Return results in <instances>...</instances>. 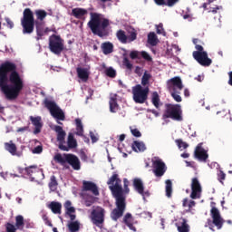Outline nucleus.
<instances>
[{
  "label": "nucleus",
  "mask_w": 232,
  "mask_h": 232,
  "mask_svg": "<svg viewBox=\"0 0 232 232\" xmlns=\"http://www.w3.org/2000/svg\"><path fill=\"white\" fill-rule=\"evenodd\" d=\"M49 49L54 55H61L64 52V40L61 35L52 34L49 37Z\"/></svg>",
  "instance_id": "10"
},
{
  "label": "nucleus",
  "mask_w": 232,
  "mask_h": 232,
  "mask_svg": "<svg viewBox=\"0 0 232 232\" xmlns=\"http://www.w3.org/2000/svg\"><path fill=\"white\" fill-rule=\"evenodd\" d=\"M53 160L61 166H66V164H69V166H71L75 171H79V169H81V160H79V157L74 154L56 153L53 157Z\"/></svg>",
  "instance_id": "6"
},
{
  "label": "nucleus",
  "mask_w": 232,
  "mask_h": 232,
  "mask_svg": "<svg viewBox=\"0 0 232 232\" xmlns=\"http://www.w3.org/2000/svg\"><path fill=\"white\" fill-rule=\"evenodd\" d=\"M44 103L45 108H47V110H49L52 117H53V119H56L57 124H60V126H63V122H61V121L66 120L64 111H63V110H61V108H59V106H57V103H55V102H52L48 99H45Z\"/></svg>",
  "instance_id": "8"
},
{
  "label": "nucleus",
  "mask_w": 232,
  "mask_h": 232,
  "mask_svg": "<svg viewBox=\"0 0 232 232\" xmlns=\"http://www.w3.org/2000/svg\"><path fill=\"white\" fill-rule=\"evenodd\" d=\"M151 102H152L153 106H155V108H157V109L160 108V105L159 104L160 102V97L159 96L158 92H154L152 93Z\"/></svg>",
  "instance_id": "40"
},
{
  "label": "nucleus",
  "mask_w": 232,
  "mask_h": 232,
  "mask_svg": "<svg viewBox=\"0 0 232 232\" xmlns=\"http://www.w3.org/2000/svg\"><path fill=\"white\" fill-rule=\"evenodd\" d=\"M124 224L131 229V231H136L135 227L133 226V217L130 213H127L123 218Z\"/></svg>",
  "instance_id": "31"
},
{
  "label": "nucleus",
  "mask_w": 232,
  "mask_h": 232,
  "mask_svg": "<svg viewBox=\"0 0 232 232\" xmlns=\"http://www.w3.org/2000/svg\"><path fill=\"white\" fill-rule=\"evenodd\" d=\"M148 44H150V46H157L159 44V38H157V34L153 32H150L148 34Z\"/></svg>",
  "instance_id": "34"
},
{
  "label": "nucleus",
  "mask_w": 232,
  "mask_h": 232,
  "mask_svg": "<svg viewBox=\"0 0 232 232\" xmlns=\"http://www.w3.org/2000/svg\"><path fill=\"white\" fill-rule=\"evenodd\" d=\"M82 191H91L95 197H99V188L97 184L92 181H82Z\"/></svg>",
  "instance_id": "18"
},
{
  "label": "nucleus",
  "mask_w": 232,
  "mask_h": 232,
  "mask_svg": "<svg viewBox=\"0 0 232 232\" xmlns=\"http://www.w3.org/2000/svg\"><path fill=\"white\" fill-rule=\"evenodd\" d=\"M33 153L39 155L40 153H43V146L38 145L33 150Z\"/></svg>",
  "instance_id": "55"
},
{
  "label": "nucleus",
  "mask_w": 232,
  "mask_h": 232,
  "mask_svg": "<svg viewBox=\"0 0 232 232\" xmlns=\"http://www.w3.org/2000/svg\"><path fill=\"white\" fill-rule=\"evenodd\" d=\"M195 48L198 50V51H194V52H206L204 51V47L200 44H196L195 45Z\"/></svg>",
  "instance_id": "62"
},
{
  "label": "nucleus",
  "mask_w": 232,
  "mask_h": 232,
  "mask_svg": "<svg viewBox=\"0 0 232 232\" xmlns=\"http://www.w3.org/2000/svg\"><path fill=\"white\" fill-rule=\"evenodd\" d=\"M42 218H43L45 226H49V227H53V224H52V221L50 220V218H48V216L46 214H44L42 216Z\"/></svg>",
  "instance_id": "47"
},
{
  "label": "nucleus",
  "mask_w": 232,
  "mask_h": 232,
  "mask_svg": "<svg viewBox=\"0 0 232 232\" xmlns=\"http://www.w3.org/2000/svg\"><path fill=\"white\" fill-rule=\"evenodd\" d=\"M152 172L155 177L160 178L164 177V173L168 171V167H166V163L162 161V160H156L152 162Z\"/></svg>",
  "instance_id": "15"
},
{
  "label": "nucleus",
  "mask_w": 232,
  "mask_h": 232,
  "mask_svg": "<svg viewBox=\"0 0 232 232\" xmlns=\"http://www.w3.org/2000/svg\"><path fill=\"white\" fill-rule=\"evenodd\" d=\"M142 57V59H145V61H149L151 62V56L150 55V53H148L145 51L140 52V59Z\"/></svg>",
  "instance_id": "46"
},
{
  "label": "nucleus",
  "mask_w": 232,
  "mask_h": 232,
  "mask_svg": "<svg viewBox=\"0 0 232 232\" xmlns=\"http://www.w3.org/2000/svg\"><path fill=\"white\" fill-rule=\"evenodd\" d=\"M210 217L212 220L208 218L207 220L205 227H209V229H213V226H216L218 229H220L221 227H223L226 220L222 218V216H220V210H218L217 207H212L210 210Z\"/></svg>",
  "instance_id": "9"
},
{
  "label": "nucleus",
  "mask_w": 232,
  "mask_h": 232,
  "mask_svg": "<svg viewBox=\"0 0 232 232\" xmlns=\"http://www.w3.org/2000/svg\"><path fill=\"white\" fill-rule=\"evenodd\" d=\"M109 104L111 113H117V110H119V103H117V98L111 97L110 99Z\"/></svg>",
  "instance_id": "35"
},
{
  "label": "nucleus",
  "mask_w": 232,
  "mask_h": 232,
  "mask_svg": "<svg viewBox=\"0 0 232 232\" xmlns=\"http://www.w3.org/2000/svg\"><path fill=\"white\" fill-rule=\"evenodd\" d=\"M228 84L229 86H232V71L228 72Z\"/></svg>",
  "instance_id": "64"
},
{
  "label": "nucleus",
  "mask_w": 232,
  "mask_h": 232,
  "mask_svg": "<svg viewBox=\"0 0 232 232\" xmlns=\"http://www.w3.org/2000/svg\"><path fill=\"white\" fill-rule=\"evenodd\" d=\"M148 93H150V88H142V85L137 84L132 87L133 101L137 104H144L148 101Z\"/></svg>",
  "instance_id": "12"
},
{
  "label": "nucleus",
  "mask_w": 232,
  "mask_h": 232,
  "mask_svg": "<svg viewBox=\"0 0 232 232\" xmlns=\"http://www.w3.org/2000/svg\"><path fill=\"white\" fill-rule=\"evenodd\" d=\"M148 112L152 113L155 117H159V115H160V113H159L155 109H148Z\"/></svg>",
  "instance_id": "59"
},
{
  "label": "nucleus",
  "mask_w": 232,
  "mask_h": 232,
  "mask_svg": "<svg viewBox=\"0 0 232 232\" xmlns=\"http://www.w3.org/2000/svg\"><path fill=\"white\" fill-rule=\"evenodd\" d=\"M192 55L195 61L201 66H211L213 63V60L208 56V52H193Z\"/></svg>",
  "instance_id": "14"
},
{
  "label": "nucleus",
  "mask_w": 232,
  "mask_h": 232,
  "mask_svg": "<svg viewBox=\"0 0 232 232\" xmlns=\"http://www.w3.org/2000/svg\"><path fill=\"white\" fill-rule=\"evenodd\" d=\"M133 188L137 191V193L144 197V183H142V179L135 178L133 179Z\"/></svg>",
  "instance_id": "24"
},
{
  "label": "nucleus",
  "mask_w": 232,
  "mask_h": 232,
  "mask_svg": "<svg viewBox=\"0 0 232 232\" xmlns=\"http://www.w3.org/2000/svg\"><path fill=\"white\" fill-rule=\"evenodd\" d=\"M24 88V81L17 72V65L5 62L0 65V89L8 101H15Z\"/></svg>",
  "instance_id": "1"
},
{
  "label": "nucleus",
  "mask_w": 232,
  "mask_h": 232,
  "mask_svg": "<svg viewBox=\"0 0 232 232\" xmlns=\"http://www.w3.org/2000/svg\"><path fill=\"white\" fill-rule=\"evenodd\" d=\"M87 14H88V11L82 8H74L72 10V14L76 19H84V15H86Z\"/></svg>",
  "instance_id": "30"
},
{
  "label": "nucleus",
  "mask_w": 232,
  "mask_h": 232,
  "mask_svg": "<svg viewBox=\"0 0 232 232\" xmlns=\"http://www.w3.org/2000/svg\"><path fill=\"white\" fill-rule=\"evenodd\" d=\"M34 14L36 15V21H39V23H43L44 19H46V15H48V13H46V11L41 9L36 10Z\"/></svg>",
  "instance_id": "37"
},
{
  "label": "nucleus",
  "mask_w": 232,
  "mask_h": 232,
  "mask_svg": "<svg viewBox=\"0 0 232 232\" xmlns=\"http://www.w3.org/2000/svg\"><path fill=\"white\" fill-rule=\"evenodd\" d=\"M169 92L171 97L176 101V102H182V97H180V91L177 90L175 87H169Z\"/></svg>",
  "instance_id": "32"
},
{
  "label": "nucleus",
  "mask_w": 232,
  "mask_h": 232,
  "mask_svg": "<svg viewBox=\"0 0 232 232\" xmlns=\"http://www.w3.org/2000/svg\"><path fill=\"white\" fill-rule=\"evenodd\" d=\"M131 149L136 153H140L142 151H146V144L142 141L135 140L131 144Z\"/></svg>",
  "instance_id": "26"
},
{
  "label": "nucleus",
  "mask_w": 232,
  "mask_h": 232,
  "mask_svg": "<svg viewBox=\"0 0 232 232\" xmlns=\"http://www.w3.org/2000/svg\"><path fill=\"white\" fill-rule=\"evenodd\" d=\"M158 6H166V0H154Z\"/></svg>",
  "instance_id": "58"
},
{
  "label": "nucleus",
  "mask_w": 232,
  "mask_h": 232,
  "mask_svg": "<svg viewBox=\"0 0 232 232\" xmlns=\"http://www.w3.org/2000/svg\"><path fill=\"white\" fill-rule=\"evenodd\" d=\"M137 40V31L135 29H132L130 32H129V35L127 36V42L133 43V41Z\"/></svg>",
  "instance_id": "43"
},
{
  "label": "nucleus",
  "mask_w": 232,
  "mask_h": 232,
  "mask_svg": "<svg viewBox=\"0 0 232 232\" xmlns=\"http://www.w3.org/2000/svg\"><path fill=\"white\" fill-rule=\"evenodd\" d=\"M156 32L160 35H166V31H164V27L162 26V24H160L159 25H157Z\"/></svg>",
  "instance_id": "51"
},
{
  "label": "nucleus",
  "mask_w": 232,
  "mask_h": 232,
  "mask_svg": "<svg viewBox=\"0 0 232 232\" xmlns=\"http://www.w3.org/2000/svg\"><path fill=\"white\" fill-rule=\"evenodd\" d=\"M5 229H6V232H15V231H17V228L15 227V226H14L12 223H7L5 225Z\"/></svg>",
  "instance_id": "49"
},
{
  "label": "nucleus",
  "mask_w": 232,
  "mask_h": 232,
  "mask_svg": "<svg viewBox=\"0 0 232 232\" xmlns=\"http://www.w3.org/2000/svg\"><path fill=\"white\" fill-rule=\"evenodd\" d=\"M23 34H34V29L36 28L37 40L43 39L44 35V22L35 21L34 12L30 8H25L21 18Z\"/></svg>",
  "instance_id": "3"
},
{
  "label": "nucleus",
  "mask_w": 232,
  "mask_h": 232,
  "mask_svg": "<svg viewBox=\"0 0 232 232\" xmlns=\"http://www.w3.org/2000/svg\"><path fill=\"white\" fill-rule=\"evenodd\" d=\"M18 173L29 177L31 182H35L43 176V170L37 165H31L25 168H18Z\"/></svg>",
  "instance_id": "11"
},
{
  "label": "nucleus",
  "mask_w": 232,
  "mask_h": 232,
  "mask_svg": "<svg viewBox=\"0 0 232 232\" xmlns=\"http://www.w3.org/2000/svg\"><path fill=\"white\" fill-rule=\"evenodd\" d=\"M80 157H81L82 160H88V156L86 155L85 151H82L80 154Z\"/></svg>",
  "instance_id": "61"
},
{
  "label": "nucleus",
  "mask_w": 232,
  "mask_h": 232,
  "mask_svg": "<svg viewBox=\"0 0 232 232\" xmlns=\"http://www.w3.org/2000/svg\"><path fill=\"white\" fill-rule=\"evenodd\" d=\"M194 157L199 162H207L208 159H209V155L208 154V150H205L204 148H202V143H198V146L195 149L194 151Z\"/></svg>",
  "instance_id": "17"
},
{
  "label": "nucleus",
  "mask_w": 232,
  "mask_h": 232,
  "mask_svg": "<svg viewBox=\"0 0 232 232\" xmlns=\"http://www.w3.org/2000/svg\"><path fill=\"white\" fill-rule=\"evenodd\" d=\"M163 119H172V121L181 122L183 121L182 107L179 104L166 103Z\"/></svg>",
  "instance_id": "7"
},
{
  "label": "nucleus",
  "mask_w": 232,
  "mask_h": 232,
  "mask_svg": "<svg viewBox=\"0 0 232 232\" xmlns=\"http://www.w3.org/2000/svg\"><path fill=\"white\" fill-rule=\"evenodd\" d=\"M106 215V210L102 207H95L91 213V218L92 224L101 227L104 224V217Z\"/></svg>",
  "instance_id": "13"
},
{
  "label": "nucleus",
  "mask_w": 232,
  "mask_h": 232,
  "mask_svg": "<svg viewBox=\"0 0 232 232\" xmlns=\"http://www.w3.org/2000/svg\"><path fill=\"white\" fill-rule=\"evenodd\" d=\"M29 119L32 124L34 126V135L41 133V130L43 128V122H41V116H37V117L30 116Z\"/></svg>",
  "instance_id": "21"
},
{
  "label": "nucleus",
  "mask_w": 232,
  "mask_h": 232,
  "mask_svg": "<svg viewBox=\"0 0 232 232\" xmlns=\"http://www.w3.org/2000/svg\"><path fill=\"white\" fill-rule=\"evenodd\" d=\"M218 180L224 186V180H226V172H223L222 169L218 170L217 173Z\"/></svg>",
  "instance_id": "45"
},
{
  "label": "nucleus",
  "mask_w": 232,
  "mask_h": 232,
  "mask_svg": "<svg viewBox=\"0 0 232 232\" xmlns=\"http://www.w3.org/2000/svg\"><path fill=\"white\" fill-rule=\"evenodd\" d=\"M116 37L120 43H122V44L128 43V35H126V32L122 29L117 31Z\"/></svg>",
  "instance_id": "33"
},
{
  "label": "nucleus",
  "mask_w": 232,
  "mask_h": 232,
  "mask_svg": "<svg viewBox=\"0 0 232 232\" xmlns=\"http://www.w3.org/2000/svg\"><path fill=\"white\" fill-rule=\"evenodd\" d=\"M130 132L132 133L133 137H142V133H140V130H139V129H131Z\"/></svg>",
  "instance_id": "54"
},
{
  "label": "nucleus",
  "mask_w": 232,
  "mask_h": 232,
  "mask_svg": "<svg viewBox=\"0 0 232 232\" xmlns=\"http://www.w3.org/2000/svg\"><path fill=\"white\" fill-rule=\"evenodd\" d=\"M48 208L54 215H61L63 205L57 201H53L49 204Z\"/></svg>",
  "instance_id": "27"
},
{
  "label": "nucleus",
  "mask_w": 232,
  "mask_h": 232,
  "mask_svg": "<svg viewBox=\"0 0 232 232\" xmlns=\"http://www.w3.org/2000/svg\"><path fill=\"white\" fill-rule=\"evenodd\" d=\"M150 79H151V74L148 73V71H145L141 78L142 86H148V84H150Z\"/></svg>",
  "instance_id": "42"
},
{
  "label": "nucleus",
  "mask_w": 232,
  "mask_h": 232,
  "mask_svg": "<svg viewBox=\"0 0 232 232\" xmlns=\"http://www.w3.org/2000/svg\"><path fill=\"white\" fill-rule=\"evenodd\" d=\"M48 186L51 191H56L57 186H59V183L57 182V178H55V176L53 175L51 176Z\"/></svg>",
  "instance_id": "39"
},
{
  "label": "nucleus",
  "mask_w": 232,
  "mask_h": 232,
  "mask_svg": "<svg viewBox=\"0 0 232 232\" xmlns=\"http://www.w3.org/2000/svg\"><path fill=\"white\" fill-rule=\"evenodd\" d=\"M201 194H202V186L200 185V181H198V178H193L191 180L190 198H192L193 200L197 198H200Z\"/></svg>",
  "instance_id": "16"
},
{
  "label": "nucleus",
  "mask_w": 232,
  "mask_h": 232,
  "mask_svg": "<svg viewBox=\"0 0 232 232\" xmlns=\"http://www.w3.org/2000/svg\"><path fill=\"white\" fill-rule=\"evenodd\" d=\"M122 180L119 179V174L113 172L112 176L107 181L109 189L111 191L112 197L115 198L116 208L111 213V220L117 222L126 211V195L130 193V180L123 179V188L121 185Z\"/></svg>",
  "instance_id": "2"
},
{
  "label": "nucleus",
  "mask_w": 232,
  "mask_h": 232,
  "mask_svg": "<svg viewBox=\"0 0 232 232\" xmlns=\"http://www.w3.org/2000/svg\"><path fill=\"white\" fill-rule=\"evenodd\" d=\"M220 6L218 5H216V7H210L209 10H208V13L209 14H217L218 13V10H220Z\"/></svg>",
  "instance_id": "56"
},
{
  "label": "nucleus",
  "mask_w": 232,
  "mask_h": 232,
  "mask_svg": "<svg viewBox=\"0 0 232 232\" xmlns=\"http://www.w3.org/2000/svg\"><path fill=\"white\" fill-rule=\"evenodd\" d=\"M176 226L179 232H189V225H188L186 218H181Z\"/></svg>",
  "instance_id": "29"
},
{
  "label": "nucleus",
  "mask_w": 232,
  "mask_h": 232,
  "mask_svg": "<svg viewBox=\"0 0 232 232\" xmlns=\"http://www.w3.org/2000/svg\"><path fill=\"white\" fill-rule=\"evenodd\" d=\"M173 193V183L170 179L166 180V197L168 198H171V195Z\"/></svg>",
  "instance_id": "38"
},
{
  "label": "nucleus",
  "mask_w": 232,
  "mask_h": 232,
  "mask_svg": "<svg viewBox=\"0 0 232 232\" xmlns=\"http://www.w3.org/2000/svg\"><path fill=\"white\" fill-rule=\"evenodd\" d=\"M4 146H5V150L8 151L11 155L13 156L16 155L17 157H21V154L17 153V146L15 145V143H14L13 140H10L9 142H5Z\"/></svg>",
  "instance_id": "23"
},
{
  "label": "nucleus",
  "mask_w": 232,
  "mask_h": 232,
  "mask_svg": "<svg viewBox=\"0 0 232 232\" xmlns=\"http://www.w3.org/2000/svg\"><path fill=\"white\" fill-rule=\"evenodd\" d=\"M123 66H125L127 70H132L133 68V64H131L130 59H128L127 57L123 59Z\"/></svg>",
  "instance_id": "48"
},
{
  "label": "nucleus",
  "mask_w": 232,
  "mask_h": 232,
  "mask_svg": "<svg viewBox=\"0 0 232 232\" xmlns=\"http://www.w3.org/2000/svg\"><path fill=\"white\" fill-rule=\"evenodd\" d=\"M105 75H107V77L114 79V77L117 76V72L115 71V69H113V67H109L105 70Z\"/></svg>",
  "instance_id": "44"
},
{
  "label": "nucleus",
  "mask_w": 232,
  "mask_h": 232,
  "mask_svg": "<svg viewBox=\"0 0 232 232\" xmlns=\"http://www.w3.org/2000/svg\"><path fill=\"white\" fill-rule=\"evenodd\" d=\"M87 24L94 35H98V37H104V35H108L110 20H108V18L102 19L101 14L91 13V20Z\"/></svg>",
  "instance_id": "4"
},
{
  "label": "nucleus",
  "mask_w": 232,
  "mask_h": 232,
  "mask_svg": "<svg viewBox=\"0 0 232 232\" xmlns=\"http://www.w3.org/2000/svg\"><path fill=\"white\" fill-rule=\"evenodd\" d=\"M165 1H166V6H169V8H172V6H175L179 0H165Z\"/></svg>",
  "instance_id": "53"
},
{
  "label": "nucleus",
  "mask_w": 232,
  "mask_h": 232,
  "mask_svg": "<svg viewBox=\"0 0 232 232\" xmlns=\"http://www.w3.org/2000/svg\"><path fill=\"white\" fill-rule=\"evenodd\" d=\"M135 73H138V75H142V68L140 66L136 67Z\"/></svg>",
  "instance_id": "63"
},
{
  "label": "nucleus",
  "mask_w": 232,
  "mask_h": 232,
  "mask_svg": "<svg viewBox=\"0 0 232 232\" xmlns=\"http://www.w3.org/2000/svg\"><path fill=\"white\" fill-rule=\"evenodd\" d=\"M90 137H91L92 144H95V142H97V140H99V138H97V136H95V133H93V132H90Z\"/></svg>",
  "instance_id": "57"
},
{
  "label": "nucleus",
  "mask_w": 232,
  "mask_h": 232,
  "mask_svg": "<svg viewBox=\"0 0 232 232\" xmlns=\"http://www.w3.org/2000/svg\"><path fill=\"white\" fill-rule=\"evenodd\" d=\"M67 227L70 232H77L79 229H81V224L79 221H71L68 225Z\"/></svg>",
  "instance_id": "36"
},
{
  "label": "nucleus",
  "mask_w": 232,
  "mask_h": 232,
  "mask_svg": "<svg viewBox=\"0 0 232 232\" xmlns=\"http://www.w3.org/2000/svg\"><path fill=\"white\" fill-rule=\"evenodd\" d=\"M75 124H76L75 134L78 135V137H83L84 142H90V139L84 136V128L82 127V121H81V119L79 118L75 119Z\"/></svg>",
  "instance_id": "19"
},
{
  "label": "nucleus",
  "mask_w": 232,
  "mask_h": 232,
  "mask_svg": "<svg viewBox=\"0 0 232 232\" xmlns=\"http://www.w3.org/2000/svg\"><path fill=\"white\" fill-rule=\"evenodd\" d=\"M76 73L78 78L81 79L83 82H87L90 78V73L88 72V69L78 67L76 69Z\"/></svg>",
  "instance_id": "25"
},
{
  "label": "nucleus",
  "mask_w": 232,
  "mask_h": 232,
  "mask_svg": "<svg viewBox=\"0 0 232 232\" xmlns=\"http://www.w3.org/2000/svg\"><path fill=\"white\" fill-rule=\"evenodd\" d=\"M5 22L7 23L8 28H14V22L10 18H5Z\"/></svg>",
  "instance_id": "60"
},
{
  "label": "nucleus",
  "mask_w": 232,
  "mask_h": 232,
  "mask_svg": "<svg viewBox=\"0 0 232 232\" xmlns=\"http://www.w3.org/2000/svg\"><path fill=\"white\" fill-rule=\"evenodd\" d=\"M63 208H65V214L70 217L71 221L75 220L77 218V216H75V208L72 207V201L67 200L63 204Z\"/></svg>",
  "instance_id": "20"
},
{
  "label": "nucleus",
  "mask_w": 232,
  "mask_h": 232,
  "mask_svg": "<svg viewBox=\"0 0 232 232\" xmlns=\"http://www.w3.org/2000/svg\"><path fill=\"white\" fill-rule=\"evenodd\" d=\"M175 88L178 89L179 92H181L182 88H184V85H182V80L180 77L176 76L174 78H171L169 82V88Z\"/></svg>",
  "instance_id": "22"
},
{
  "label": "nucleus",
  "mask_w": 232,
  "mask_h": 232,
  "mask_svg": "<svg viewBox=\"0 0 232 232\" xmlns=\"http://www.w3.org/2000/svg\"><path fill=\"white\" fill-rule=\"evenodd\" d=\"M24 226V218H23V216L21 215L16 216L15 227H17V229H21V227H23Z\"/></svg>",
  "instance_id": "41"
},
{
  "label": "nucleus",
  "mask_w": 232,
  "mask_h": 232,
  "mask_svg": "<svg viewBox=\"0 0 232 232\" xmlns=\"http://www.w3.org/2000/svg\"><path fill=\"white\" fill-rule=\"evenodd\" d=\"M101 48L104 55H110V53H113V44L111 42L102 43Z\"/></svg>",
  "instance_id": "28"
},
{
  "label": "nucleus",
  "mask_w": 232,
  "mask_h": 232,
  "mask_svg": "<svg viewBox=\"0 0 232 232\" xmlns=\"http://www.w3.org/2000/svg\"><path fill=\"white\" fill-rule=\"evenodd\" d=\"M53 131L57 133V142L59 143L58 148L62 151H70V150H75L77 148V140L73 137L72 133H69L66 144V131L63 130V127L59 125H54L53 128Z\"/></svg>",
  "instance_id": "5"
},
{
  "label": "nucleus",
  "mask_w": 232,
  "mask_h": 232,
  "mask_svg": "<svg viewBox=\"0 0 232 232\" xmlns=\"http://www.w3.org/2000/svg\"><path fill=\"white\" fill-rule=\"evenodd\" d=\"M176 144H178L179 148H183V150H186L188 148V144L182 141V140H176Z\"/></svg>",
  "instance_id": "50"
},
{
  "label": "nucleus",
  "mask_w": 232,
  "mask_h": 232,
  "mask_svg": "<svg viewBox=\"0 0 232 232\" xmlns=\"http://www.w3.org/2000/svg\"><path fill=\"white\" fill-rule=\"evenodd\" d=\"M130 59H140V52L132 51L130 53Z\"/></svg>",
  "instance_id": "52"
}]
</instances>
